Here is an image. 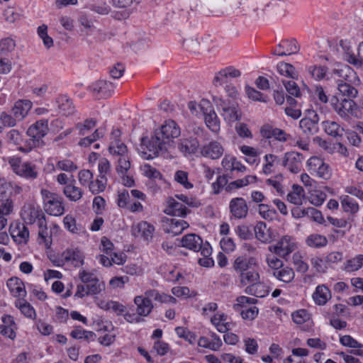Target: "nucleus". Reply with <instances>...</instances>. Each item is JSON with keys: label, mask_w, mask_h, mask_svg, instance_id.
<instances>
[{"label": "nucleus", "mask_w": 363, "mask_h": 363, "mask_svg": "<svg viewBox=\"0 0 363 363\" xmlns=\"http://www.w3.org/2000/svg\"><path fill=\"white\" fill-rule=\"evenodd\" d=\"M21 216L27 224L36 223L38 225L41 218L45 219V214L40 207L31 203L25 204L22 207Z\"/></svg>", "instance_id": "dca6fc26"}, {"label": "nucleus", "mask_w": 363, "mask_h": 363, "mask_svg": "<svg viewBox=\"0 0 363 363\" xmlns=\"http://www.w3.org/2000/svg\"><path fill=\"white\" fill-rule=\"evenodd\" d=\"M326 199V194L320 190H314L310 193L308 200L315 206H321Z\"/></svg>", "instance_id": "052dcab7"}, {"label": "nucleus", "mask_w": 363, "mask_h": 363, "mask_svg": "<svg viewBox=\"0 0 363 363\" xmlns=\"http://www.w3.org/2000/svg\"><path fill=\"white\" fill-rule=\"evenodd\" d=\"M181 134L178 124L172 121H166L160 128L155 130L150 140L143 138L140 152L146 160L153 159L162 155L165 157L167 152L174 149V139Z\"/></svg>", "instance_id": "f257e3e1"}, {"label": "nucleus", "mask_w": 363, "mask_h": 363, "mask_svg": "<svg viewBox=\"0 0 363 363\" xmlns=\"http://www.w3.org/2000/svg\"><path fill=\"white\" fill-rule=\"evenodd\" d=\"M7 287L11 294L16 298H24L26 296V290L24 283L18 277H11L8 279Z\"/></svg>", "instance_id": "7c9ffc66"}, {"label": "nucleus", "mask_w": 363, "mask_h": 363, "mask_svg": "<svg viewBox=\"0 0 363 363\" xmlns=\"http://www.w3.org/2000/svg\"><path fill=\"white\" fill-rule=\"evenodd\" d=\"M78 277L82 284L77 285L74 294L76 298L99 294L105 289L104 283L99 279L94 270L82 268L78 272Z\"/></svg>", "instance_id": "7ed1b4c3"}, {"label": "nucleus", "mask_w": 363, "mask_h": 363, "mask_svg": "<svg viewBox=\"0 0 363 363\" xmlns=\"http://www.w3.org/2000/svg\"><path fill=\"white\" fill-rule=\"evenodd\" d=\"M256 238L263 243H269L274 238L273 231L264 222H259L255 227Z\"/></svg>", "instance_id": "2f4dec72"}, {"label": "nucleus", "mask_w": 363, "mask_h": 363, "mask_svg": "<svg viewBox=\"0 0 363 363\" xmlns=\"http://www.w3.org/2000/svg\"><path fill=\"white\" fill-rule=\"evenodd\" d=\"M335 112L344 120L349 121L352 117L360 118V111L352 99H343L333 104Z\"/></svg>", "instance_id": "ddd939ff"}, {"label": "nucleus", "mask_w": 363, "mask_h": 363, "mask_svg": "<svg viewBox=\"0 0 363 363\" xmlns=\"http://www.w3.org/2000/svg\"><path fill=\"white\" fill-rule=\"evenodd\" d=\"M130 233L135 238L149 244L153 240L155 227L147 221L141 220L132 225Z\"/></svg>", "instance_id": "f8f14e48"}, {"label": "nucleus", "mask_w": 363, "mask_h": 363, "mask_svg": "<svg viewBox=\"0 0 363 363\" xmlns=\"http://www.w3.org/2000/svg\"><path fill=\"white\" fill-rule=\"evenodd\" d=\"M332 74L337 84L345 82L358 81L356 72L348 65L339 66L334 69Z\"/></svg>", "instance_id": "aec40b11"}, {"label": "nucleus", "mask_w": 363, "mask_h": 363, "mask_svg": "<svg viewBox=\"0 0 363 363\" xmlns=\"http://www.w3.org/2000/svg\"><path fill=\"white\" fill-rule=\"evenodd\" d=\"M55 168L60 171L73 172L77 169V166L69 159H62L57 161Z\"/></svg>", "instance_id": "bf43d9fd"}, {"label": "nucleus", "mask_w": 363, "mask_h": 363, "mask_svg": "<svg viewBox=\"0 0 363 363\" xmlns=\"http://www.w3.org/2000/svg\"><path fill=\"white\" fill-rule=\"evenodd\" d=\"M130 167V162L128 153L125 155L118 157L116 171L119 174L123 175L124 174L128 173Z\"/></svg>", "instance_id": "5fc2aeb1"}, {"label": "nucleus", "mask_w": 363, "mask_h": 363, "mask_svg": "<svg viewBox=\"0 0 363 363\" xmlns=\"http://www.w3.org/2000/svg\"><path fill=\"white\" fill-rule=\"evenodd\" d=\"M298 50L299 47L295 39L284 40L273 50L272 53L278 56H286L296 54Z\"/></svg>", "instance_id": "5701e85b"}, {"label": "nucleus", "mask_w": 363, "mask_h": 363, "mask_svg": "<svg viewBox=\"0 0 363 363\" xmlns=\"http://www.w3.org/2000/svg\"><path fill=\"white\" fill-rule=\"evenodd\" d=\"M32 106L33 104L30 100L19 99L15 102L11 113L18 121H21L28 115Z\"/></svg>", "instance_id": "bb28decb"}, {"label": "nucleus", "mask_w": 363, "mask_h": 363, "mask_svg": "<svg viewBox=\"0 0 363 363\" xmlns=\"http://www.w3.org/2000/svg\"><path fill=\"white\" fill-rule=\"evenodd\" d=\"M121 130L114 129L111 134V142L108 147L109 152L113 157H118L128 153L127 146L119 139Z\"/></svg>", "instance_id": "a211bd4d"}, {"label": "nucleus", "mask_w": 363, "mask_h": 363, "mask_svg": "<svg viewBox=\"0 0 363 363\" xmlns=\"http://www.w3.org/2000/svg\"><path fill=\"white\" fill-rule=\"evenodd\" d=\"M312 267L319 273H325L329 266L325 261V256H314L311 259Z\"/></svg>", "instance_id": "6e6d98bb"}, {"label": "nucleus", "mask_w": 363, "mask_h": 363, "mask_svg": "<svg viewBox=\"0 0 363 363\" xmlns=\"http://www.w3.org/2000/svg\"><path fill=\"white\" fill-rule=\"evenodd\" d=\"M262 134L267 138L274 137L276 140L281 142L286 141L289 137V135H287L284 130L279 128L272 129V132L269 133V134H267L264 129L262 130Z\"/></svg>", "instance_id": "338daca9"}, {"label": "nucleus", "mask_w": 363, "mask_h": 363, "mask_svg": "<svg viewBox=\"0 0 363 363\" xmlns=\"http://www.w3.org/2000/svg\"><path fill=\"white\" fill-rule=\"evenodd\" d=\"M355 82H345L338 83L337 89L342 96L348 97L349 99L355 98L358 94L357 89L352 85Z\"/></svg>", "instance_id": "a18cd8bd"}, {"label": "nucleus", "mask_w": 363, "mask_h": 363, "mask_svg": "<svg viewBox=\"0 0 363 363\" xmlns=\"http://www.w3.org/2000/svg\"><path fill=\"white\" fill-rule=\"evenodd\" d=\"M183 247L194 252H200L201 255H211L212 247L208 242H203L202 238L194 233L187 234L181 239Z\"/></svg>", "instance_id": "9d476101"}, {"label": "nucleus", "mask_w": 363, "mask_h": 363, "mask_svg": "<svg viewBox=\"0 0 363 363\" xmlns=\"http://www.w3.org/2000/svg\"><path fill=\"white\" fill-rule=\"evenodd\" d=\"M363 267V255H357L344 263L343 269L347 272H354Z\"/></svg>", "instance_id": "49530a36"}, {"label": "nucleus", "mask_w": 363, "mask_h": 363, "mask_svg": "<svg viewBox=\"0 0 363 363\" xmlns=\"http://www.w3.org/2000/svg\"><path fill=\"white\" fill-rule=\"evenodd\" d=\"M174 180L187 189L193 187L192 184L188 181V173L185 171H177L174 174Z\"/></svg>", "instance_id": "774afa93"}, {"label": "nucleus", "mask_w": 363, "mask_h": 363, "mask_svg": "<svg viewBox=\"0 0 363 363\" xmlns=\"http://www.w3.org/2000/svg\"><path fill=\"white\" fill-rule=\"evenodd\" d=\"M163 223L164 232L172 235L181 234L184 230L189 226L186 221L177 218H167Z\"/></svg>", "instance_id": "412c9836"}, {"label": "nucleus", "mask_w": 363, "mask_h": 363, "mask_svg": "<svg viewBox=\"0 0 363 363\" xmlns=\"http://www.w3.org/2000/svg\"><path fill=\"white\" fill-rule=\"evenodd\" d=\"M57 107L63 115L69 116L74 112L72 100L66 95H60L55 99Z\"/></svg>", "instance_id": "c9c22d12"}, {"label": "nucleus", "mask_w": 363, "mask_h": 363, "mask_svg": "<svg viewBox=\"0 0 363 363\" xmlns=\"http://www.w3.org/2000/svg\"><path fill=\"white\" fill-rule=\"evenodd\" d=\"M257 302V300L256 298L241 296L236 298V304H235L234 308L235 310H239V308L245 309L248 306H255Z\"/></svg>", "instance_id": "e2e57ef3"}, {"label": "nucleus", "mask_w": 363, "mask_h": 363, "mask_svg": "<svg viewBox=\"0 0 363 363\" xmlns=\"http://www.w3.org/2000/svg\"><path fill=\"white\" fill-rule=\"evenodd\" d=\"M2 324L0 325V333L11 340L16 337V324L13 318L10 315H4L1 317Z\"/></svg>", "instance_id": "c85d7f7f"}, {"label": "nucleus", "mask_w": 363, "mask_h": 363, "mask_svg": "<svg viewBox=\"0 0 363 363\" xmlns=\"http://www.w3.org/2000/svg\"><path fill=\"white\" fill-rule=\"evenodd\" d=\"M90 9L100 15H107L111 11V7L104 1H98L90 6Z\"/></svg>", "instance_id": "0e129e2a"}, {"label": "nucleus", "mask_w": 363, "mask_h": 363, "mask_svg": "<svg viewBox=\"0 0 363 363\" xmlns=\"http://www.w3.org/2000/svg\"><path fill=\"white\" fill-rule=\"evenodd\" d=\"M61 257L75 267H79L84 264V255L78 248H68L65 250L62 253Z\"/></svg>", "instance_id": "393cba45"}, {"label": "nucleus", "mask_w": 363, "mask_h": 363, "mask_svg": "<svg viewBox=\"0 0 363 363\" xmlns=\"http://www.w3.org/2000/svg\"><path fill=\"white\" fill-rule=\"evenodd\" d=\"M258 211L259 215L266 220H272L274 219L277 216L276 211L272 207L264 203L259 205Z\"/></svg>", "instance_id": "13d9d810"}, {"label": "nucleus", "mask_w": 363, "mask_h": 363, "mask_svg": "<svg viewBox=\"0 0 363 363\" xmlns=\"http://www.w3.org/2000/svg\"><path fill=\"white\" fill-rule=\"evenodd\" d=\"M8 162L13 172L21 177L33 180L38 176L37 166L31 162H23L20 157H11Z\"/></svg>", "instance_id": "0eeeda50"}, {"label": "nucleus", "mask_w": 363, "mask_h": 363, "mask_svg": "<svg viewBox=\"0 0 363 363\" xmlns=\"http://www.w3.org/2000/svg\"><path fill=\"white\" fill-rule=\"evenodd\" d=\"M241 74L240 70L233 67H228L218 72L213 79V84L216 86L225 85L224 89L227 96L233 99H236L239 96L238 88L228 82V78H236Z\"/></svg>", "instance_id": "39448f33"}, {"label": "nucleus", "mask_w": 363, "mask_h": 363, "mask_svg": "<svg viewBox=\"0 0 363 363\" xmlns=\"http://www.w3.org/2000/svg\"><path fill=\"white\" fill-rule=\"evenodd\" d=\"M320 118L315 111L306 110V116L299 121V127L306 135H313L318 131V121Z\"/></svg>", "instance_id": "f3484780"}, {"label": "nucleus", "mask_w": 363, "mask_h": 363, "mask_svg": "<svg viewBox=\"0 0 363 363\" xmlns=\"http://www.w3.org/2000/svg\"><path fill=\"white\" fill-rule=\"evenodd\" d=\"M255 267H258L255 257L245 255L238 256L233 264V269L239 274L240 285L245 286V293L257 297H265L269 291L260 280V274Z\"/></svg>", "instance_id": "f03ea898"}, {"label": "nucleus", "mask_w": 363, "mask_h": 363, "mask_svg": "<svg viewBox=\"0 0 363 363\" xmlns=\"http://www.w3.org/2000/svg\"><path fill=\"white\" fill-rule=\"evenodd\" d=\"M264 164L262 167V173L268 175L275 170V166L279 162V158L273 154H267L264 157Z\"/></svg>", "instance_id": "de8ad7c7"}, {"label": "nucleus", "mask_w": 363, "mask_h": 363, "mask_svg": "<svg viewBox=\"0 0 363 363\" xmlns=\"http://www.w3.org/2000/svg\"><path fill=\"white\" fill-rule=\"evenodd\" d=\"M229 209L232 216L235 219L245 218L248 213L247 202L241 197L232 199L229 203Z\"/></svg>", "instance_id": "6ab92c4d"}, {"label": "nucleus", "mask_w": 363, "mask_h": 363, "mask_svg": "<svg viewBox=\"0 0 363 363\" xmlns=\"http://www.w3.org/2000/svg\"><path fill=\"white\" fill-rule=\"evenodd\" d=\"M213 101L228 125H231L241 119L242 111L237 102L226 101L219 96H213Z\"/></svg>", "instance_id": "20e7f679"}, {"label": "nucleus", "mask_w": 363, "mask_h": 363, "mask_svg": "<svg viewBox=\"0 0 363 363\" xmlns=\"http://www.w3.org/2000/svg\"><path fill=\"white\" fill-rule=\"evenodd\" d=\"M106 179L104 175H99L96 179L91 182L89 189L93 194H98L104 191L106 189Z\"/></svg>", "instance_id": "864d4df0"}, {"label": "nucleus", "mask_w": 363, "mask_h": 363, "mask_svg": "<svg viewBox=\"0 0 363 363\" xmlns=\"http://www.w3.org/2000/svg\"><path fill=\"white\" fill-rule=\"evenodd\" d=\"M199 146V142L196 138H186L180 140L178 148L184 155L195 152Z\"/></svg>", "instance_id": "4c0bfd02"}, {"label": "nucleus", "mask_w": 363, "mask_h": 363, "mask_svg": "<svg viewBox=\"0 0 363 363\" xmlns=\"http://www.w3.org/2000/svg\"><path fill=\"white\" fill-rule=\"evenodd\" d=\"M164 212L167 215L174 217H184L189 211L184 204L178 202L174 198H169L167 201V206Z\"/></svg>", "instance_id": "cd10ccee"}, {"label": "nucleus", "mask_w": 363, "mask_h": 363, "mask_svg": "<svg viewBox=\"0 0 363 363\" xmlns=\"http://www.w3.org/2000/svg\"><path fill=\"white\" fill-rule=\"evenodd\" d=\"M41 195L44 210L47 213L54 216H60L64 213L65 207L61 196L47 189H42Z\"/></svg>", "instance_id": "6e6552de"}, {"label": "nucleus", "mask_w": 363, "mask_h": 363, "mask_svg": "<svg viewBox=\"0 0 363 363\" xmlns=\"http://www.w3.org/2000/svg\"><path fill=\"white\" fill-rule=\"evenodd\" d=\"M323 127L325 132L332 137L337 138L343 135L344 129L335 121H324L323 122Z\"/></svg>", "instance_id": "c03bdc74"}, {"label": "nucleus", "mask_w": 363, "mask_h": 363, "mask_svg": "<svg viewBox=\"0 0 363 363\" xmlns=\"http://www.w3.org/2000/svg\"><path fill=\"white\" fill-rule=\"evenodd\" d=\"M223 147L220 143L211 141L202 147L201 153L203 157L216 160L223 155Z\"/></svg>", "instance_id": "a878e982"}, {"label": "nucleus", "mask_w": 363, "mask_h": 363, "mask_svg": "<svg viewBox=\"0 0 363 363\" xmlns=\"http://www.w3.org/2000/svg\"><path fill=\"white\" fill-rule=\"evenodd\" d=\"M221 166L226 172H240L244 173L247 170V167L239 161L235 156L231 155H225L221 161Z\"/></svg>", "instance_id": "b1692460"}, {"label": "nucleus", "mask_w": 363, "mask_h": 363, "mask_svg": "<svg viewBox=\"0 0 363 363\" xmlns=\"http://www.w3.org/2000/svg\"><path fill=\"white\" fill-rule=\"evenodd\" d=\"M293 264L298 272L304 273L308 269V264L303 261L300 252H296L292 257Z\"/></svg>", "instance_id": "680f3d73"}, {"label": "nucleus", "mask_w": 363, "mask_h": 363, "mask_svg": "<svg viewBox=\"0 0 363 363\" xmlns=\"http://www.w3.org/2000/svg\"><path fill=\"white\" fill-rule=\"evenodd\" d=\"M48 131V120H40L36 121L34 124L31 125L27 130V135L31 139L30 140L28 145L26 147L20 146L18 150L22 152H28L33 147L36 145V143L43 138Z\"/></svg>", "instance_id": "1a4fd4ad"}, {"label": "nucleus", "mask_w": 363, "mask_h": 363, "mask_svg": "<svg viewBox=\"0 0 363 363\" xmlns=\"http://www.w3.org/2000/svg\"><path fill=\"white\" fill-rule=\"evenodd\" d=\"M204 121L206 126L214 133H218L220 129V121L215 111L210 107L203 111Z\"/></svg>", "instance_id": "473e14b6"}, {"label": "nucleus", "mask_w": 363, "mask_h": 363, "mask_svg": "<svg viewBox=\"0 0 363 363\" xmlns=\"http://www.w3.org/2000/svg\"><path fill=\"white\" fill-rule=\"evenodd\" d=\"M297 242L296 238L285 235L280 238L274 245L269 246L268 250L272 253H274L281 258H286L297 248Z\"/></svg>", "instance_id": "9b49d317"}, {"label": "nucleus", "mask_w": 363, "mask_h": 363, "mask_svg": "<svg viewBox=\"0 0 363 363\" xmlns=\"http://www.w3.org/2000/svg\"><path fill=\"white\" fill-rule=\"evenodd\" d=\"M306 167L311 175L320 179L328 181L332 177L333 170L331 167L324 159L320 157H311L306 161Z\"/></svg>", "instance_id": "423d86ee"}, {"label": "nucleus", "mask_w": 363, "mask_h": 363, "mask_svg": "<svg viewBox=\"0 0 363 363\" xmlns=\"http://www.w3.org/2000/svg\"><path fill=\"white\" fill-rule=\"evenodd\" d=\"M341 206L345 212L355 213L359 211V205L356 201L347 195L340 197Z\"/></svg>", "instance_id": "09e8293b"}, {"label": "nucleus", "mask_w": 363, "mask_h": 363, "mask_svg": "<svg viewBox=\"0 0 363 363\" xmlns=\"http://www.w3.org/2000/svg\"><path fill=\"white\" fill-rule=\"evenodd\" d=\"M16 48V41L11 37H6L0 40V56H7Z\"/></svg>", "instance_id": "3c124183"}, {"label": "nucleus", "mask_w": 363, "mask_h": 363, "mask_svg": "<svg viewBox=\"0 0 363 363\" xmlns=\"http://www.w3.org/2000/svg\"><path fill=\"white\" fill-rule=\"evenodd\" d=\"M211 321L220 333H226L231 328V323L228 321V316L223 313H218L211 318Z\"/></svg>", "instance_id": "f704fd0d"}, {"label": "nucleus", "mask_w": 363, "mask_h": 363, "mask_svg": "<svg viewBox=\"0 0 363 363\" xmlns=\"http://www.w3.org/2000/svg\"><path fill=\"white\" fill-rule=\"evenodd\" d=\"M273 276L281 281L289 283L294 279L295 273L292 268L282 267L277 271H274Z\"/></svg>", "instance_id": "37998d69"}, {"label": "nucleus", "mask_w": 363, "mask_h": 363, "mask_svg": "<svg viewBox=\"0 0 363 363\" xmlns=\"http://www.w3.org/2000/svg\"><path fill=\"white\" fill-rule=\"evenodd\" d=\"M303 160L304 157L301 153L288 152L284 155L282 165L291 173L298 174L302 169Z\"/></svg>", "instance_id": "2eb2a0df"}, {"label": "nucleus", "mask_w": 363, "mask_h": 363, "mask_svg": "<svg viewBox=\"0 0 363 363\" xmlns=\"http://www.w3.org/2000/svg\"><path fill=\"white\" fill-rule=\"evenodd\" d=\"M38 227V240L40 243H43L47 247H49L52 243L51 235L48 230L47 221L42 219L37 225Z\"/></svg>", "instance_id": "58836bf2"}, {"label": "nucleus", "mask_w": 363, "mask_h": 363, "mask_svg": "<svg viewBox=\"0 0 363 363\" xmlns=\"http://www.w3.org/2000/svg\"><path fill=\"white\" fill-rule=\"evenodd\" d=\"M306 242L311 247L318 248L326 246L328 240L324 235L315 233L308 236Z\"/></svg>", "instance_id": "603ef678"}, {"label": "nucleus", "mask_w": 363, "mask_h": 363, "mask_svg": "<svg viewBox=\"0 0 363 363\" xmlns=\"http://www.w3.org/2000/svg\"><path fill=\"white\" fill-rule=\"evenodd\" d=\"M134 303L136 306V313L143 317L147 316L153 309L152 302L147 300L143 295L136 296Z\"/></svg>", "instance_id": "72a5a7b5"}, {"label": "nucleus", "mask_w": 363, "mask_h": 363, "mask_svg": "<svg viewBox=\"0 0 363 363\" xmlns=\"http://www.w3.org/2000/svg\"><path fill=\"white\" fill-rule=\"evenodd\" d=\"M331 297V291L325 284H320L317 286L312 294L313 301L318 306L325 305Z\"/></svg>", "instance_id": "c756f323"}, {"label": "nucleus", "mask_w": 363, "mask_h": 363, "mask_svg": "<svg viewBox=\"0 0 363 363\" xmlns=\"http://www.w3.org/2000/svg\"><path fill=\"white\" fill-rule=\"evenodd\" d=\"M339 45L342 48L345 53V60L350 64L354 65L357 68L363 66V42L359 43L358 48L357 56H356L351 50L350 42L347 40H340Z\"/></svg>", "instance_id": "4468645a"}, {"label": "nucleus", "mask_w": 363, "mask_h": 363, "mask_svg": "<svg viewBox=\"0 0 363 363\" xmlns=\"http://www.w3.org/2000/svg\"><path fill=\"white\" fill-rule=\"evenodd\" d=\"M63 194L71 201H79L84 194L83 190L73 184H69L64 187Z\"/></svg>", "instance_id": "ea45409f"}, {"label": "nucleus", "mask_w": 363, "mask_h": 363, "mask_svg": "<svg viewBox=\"0 0 363 363\" xmlns=\"http://www.w3.org/2000/svg\"><path fill=\"white\" fill-rule=\"evenodd\" d=\"M305 197V192L302 186L293 185L291 190L287 194V201L294 205L301 206Z\"/></svg>", "instance_id": "e433bc0d"}, {"label": "nucleus", "mask_w": 363, "mask_h": 363, "mask_svg": "<svg viewBox=\"0 0 363 363\" xmlns=\"http://www.w3.org/2000/svg\"><path fill=\"white\" fill-rule=\"evenodd\" d=\"M9 232L13 240L18 243H26L29 238V230L24 223L16 221L10 225Z\"/></svg>", "instance_id": "4be33fe9"}, {"label": "nucleus", "mask_w": 363, "mask_h": 363, "mask_svg": "<svg viewBox=\"0 0 363 363\" xmlns=\"http://www.w3.org/2000/svg\"><path fill=\"white\" fill-rule=\"evenodd\" d=\"M110 86L111 84L105 81H98L91 85L90 89L98 97H108L111 96Z\"/></svg>", "instance_id": "a19ab883"}, {"label": "nucleus", "mask_w": 363, "mask_h": 363, "mask_svg": "<svg viewBox=\"0 0 363 363\" xmlns=\"http://www.w3.org/2000/svg\"><path fill=\"white\" fill-rule=\"evenodd\" d=\"M15 306L18 308L22 314L29 318L35 317V311L33 307L23 298H19L15 302Z\"/></svg>", "instance_id": "8fccbe9b"}, {"label": "nucleus", "mask_w": 363, "mask_h": 363, "mask_svg": "<svg viewBox=\"0 0 363 363\" xmlns=\"http://www.w3.org/2000/svg\"><path fill=\"white\" fill-rule=\"evenodd\" d=\"M277 70L281 75L294 78L296 76L295 68L289 63L280 62L277 65Z\"/></svg>", "instance_id": "69168bd1"}, {"label": "nucleus", "mask_w": 363, "mask_h": 363, "mask_svg": "<svg viewBox=\"0 0 363 363\" xmlns=\"http://www.w3.org/2000/svg\"><path fill=\"white\" fill-rule=\"evenodd\" d=\"M175 333L178 337L184 339L191 345L194 344L197 341L196 334L193 332H191L186 328L177 327L175 328Z\"/></svg>", "instance_id": "4d7b16f0"}, {"label": "nucleus", "mask_w": 363, "mask_h": 363, "mask_svg": "<svg viewBox=\"0 0 363 363\" xmlns=\"http://www.w3.org/2000/svg\"><path fill=\"white\" fill-rule=\"evenodd\" d=\"M70 336L77 340H84L86 342L94 341L96 337L94 332L86 330L81 326L74 327L70 333Z\"/></svg>", "instance_id": "79ce46f5"}]
</instances>
